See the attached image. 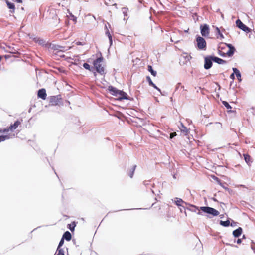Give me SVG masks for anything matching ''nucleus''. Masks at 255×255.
I'll list each match as a JSON object with an SVG mask.
<instances>
[{
	"instance_id": "f257e3e1",
	"label": "nucleus",
	"mask_w": 255,
	"mask_h": 255,
	"mask_svg": "<svg viewBox=\"0 0 255 255\" xmlns=\"http://www.w3.org/2000/svg\"><path fill=\"white\" fill-rule=\"evenodd\" d=\"M104 59L102 57L97 58L93 61V65L96 71L103 75L105 74V67L103 65Z\"/></svg>"
},
{
	"instance_id": "f03ea898",
	"label": "nucleus",
	"mask_w": 255,
	"mask_h": 255,
	"mask_svg": "<svg viewBox=\"0 0 255 255\" xmlns=\"http://www.w3.org/2000/svg\"><path fill=\"white\" fill-rule=\"evenodd\" d=\"M200 209L202 212L211 215L213 216H217L219 215V212L212 207L202 206L200 207Z\"/></svg>"
},
{
	"instance_id": "7ed1b4c3",
	"label": "nucleus",
	"mask_w": 255,
	"mask_h": 255,
	"mask_svg": "<svg viewBox=\"0 0 255 255\" xmlns=\"http://www.w3.org/2000/svg\"><path fill=\"white\" fill-rule=\"evenodd\" d=\"M197 46L200 50H205L206 47L205 40L202 37L198 36L196 37Z\"/></svg>"
},
{
	"instance_id": "20e7f679",
	"label": "nucleus",
	"mask_w": 255,
	"mask_h": 255,
	"mask_svg": "<svg viewBox=\"0 0 255 255\" xmlns=\"http://www.w3.org/2000/svg\"><path fill=\"white\" fill-rule=\"evenodd\" d=\"M49 102L50 105H60L61 104V98L59 96H51L49 99Z\"/></svg>"
},
{
	"instance_id": "39448f33",
	"label": "nucleus",
	"mask_w": 255,
	"mask_h": 255,
	"mask_svg": "<svg viewBox=\"0 0 255 255\" xmlns=\"http://www.w3.org/2000/svg\"><path fill=\"white\" fill-rule=\"evenodd\" d=\"M201 34L204 37H208L209 35L210 29L208 25L205 24L200 25Z\"/></svg>"
},
{
	"instance_id": "423d86ee",
	"label": "nucleus",
	"mask_w": 255,
	"mask_h": 255,
	"mask_svg": "<svg viewBox=\"0 0 255 255\" xmlns=\"http://www.w3.org/2000/svg\"><path fill=\"white\" fill-rule=\"evenodd\" d=\"M236 26L246 33H249L251 31L250 29L245 25L240 20L238 19L236 21Z\"/></svg>"
},
{
	"instance_id": "0eeeda50",
	"label": "nucleus",
	"mask_w": 255,
	"mask_h": 255,
	"mask_svg": "<svg viewBox=\"0 0 255 255\" xmlns=\"http://www.w3.org/2000/svg\"><path fill=\"white\" fill-rule=\"evenodd\" d=\"M213 56H209L205 58L204 68L210 69L212 66Z\"/></svg>"
},
{
	"instance_id": "6e6552de",
	"label": "nucleus",
	"mask_w": 255,
	"mask_h": 255,
	"mask_svg": "<svg viewBox=\"0 0 255 255\" xmlns=\"http://www.w3.org/2000/svg\"><path fill=\"white\" fill-rule=\"evenodd\" d=\"M118 99L119 100H122L123 99L129 100V97L128 96L127 94L121 90H119L118 93Z\"/></svg>"
},
{
	"instance_id": "1a4fd4ad",
	"label": "nucleus",
	"mask_w": 255,
	"mask_h": 255,
	"mask_svg": "<svg viewBox=\"0 0 255 255\" xmlns=\"http://www.w3.org/2000/svg\"><path fill=\"white\" fill-rule=\"evenodd\" d=\"M47 94L46 93V90L45 89H41L38 91V97L42 99L43 100H45L46 98Z\"/></svg>"
},
{
	"instance_id": "9d476101",
	"label": "nucleus",
	"mask_w": 255,
	"mask_h": 255,
	"mask_svg": "<svg viewBox=\"0 0 255 255\" xmlns=\"http://www.w3.org/2000/svg\"><path fill=\"white\" fill-rule=\"evenodd\" d=\"M175 203L177 206L181 207H184L183 204H188L186 202H184L182 199L179 198H175Z\"/></svg>"
},
{
	"instance_id": "9b49d317",
	"label": "nucleus",
	"mask_w": 255,
	"mask_h": 255,
	"mask_svg": "<svg viewBox=\"0 0 255 255\" xmlns=\"http://www.w3.org/2000/svg\"><path fill=\"white\" fill-rule=\"evenodd\" d=\"M108 90L111 92L112 95L116 97L118 96V93L119 91V90H118L117 88L113 86H109L108 87Z\"/></svg>"
},
{
	"instance_id": "f8f14e48",
	"label": "nucleus",
	"mask_w": 255,
	"mask_h": 255,
	"mask_svg": "<svg viewBox=\"0 0 255 255\" xmlns=\"http://www.w3.org/2000/svg\"><path fill=\"white\" fill-rule=\"evenodd\" d=\"M189 207L186 208V209L191 212H196L197 210H201L200 207H197L195 205L188 204Z\"/></svg>"
},
{
	"instance_id": "ddd939ff",
	"label": "nucleus",
	"mask_w": 255,
	"mask_h": 255,
	"mask_svg": "<svg viewBox=\"0 0 255 255\" xmlns=\"http://www.w3.org/2000/svg\"><path fill=\"white\" fill-rule=\"evenodd\" d=\"M21 124V122L17 120L13 124H11L10 128V130L11 131H14L15 129H16L19 125Z\"/></svg>"
},
{
	"instance_id": "4468645a",
	"label": "nucleus",
	"mask_w": 255,
	"mask_h": 255,
	"mask_svg": "<svg viewBox=\"0 0 255 255\" xmlns=\"http://www.w3.org/2000/svg\"><path fill=\"white\" fill-rule=\"evenodd\" d=\"M242 232V229L241 227H239L233 232V235L235 237H238L241 235Z\"/></svg>"
},
{
	"instance_id": "2eb2a0df",
	"label": "nucleus",
	"mask_w": 255,
	"mask_h": 255,
	"mask_svg": "<svg viewBox=\"0 0 255 255\" xmlns=\"http://www.w3.org/2000/svg\"><path fill=\"white\" fill-rule=\"evenodd\" d=\"M213 61L219 64H224L226 63V61L218 58L217 57L213 56Z\"/></svg>"
},
{
	"instance_id": "dca6fc26",
	"label": "nucleus",
	"mask_w": 255,
	"mask_h": 255,
	"mask_svg": "<svg viewBox=\"0 0 255 255\" xmlns=\"http://www.w3.org/2000/svg\"><path fill=\"white\" fill-rule=\"evenodd\" d=\"M232 70H233L234 73H235V74L236 75L238 80L239 81H241V74L239 70L238 69H237L236 68H233Z\"/></svg>"
},
{
	"instance_id": "f3484780",
	"label": "nucleus",
	"mask_w": 255,
	"mask_h": 255,
	"mask_svg": "<svg viewBox=\"0 0 255 255\" xmlns=\"http://www.w3.org/2000/svg\"><path fill=\"white\" fill-rule=\"evenodd\" d=\"M62 238L67 241H70L71 239V234L69 231H66L63 235Z\"/></svg>"
},
{
	"instance_id": "a211bd4d",
	"label": "nucleus",
	"mask_w": 255,
	"mask_h": 255,
	"mask_svg": "<svg viewBox=\"0 0 255 255\" xmlns=\"http://www.w3.org/2000/svg\"><path fill=\"white\" fill-rule=\"evenodd\" d=\"M243 156L246 162L248 164V165H250L251 163H252L251 157L248 154H244Z\"/></svg>"
},
{
	"instance_id": "6ab92c4d",
	"label": "nucleus",
	"mask_w": 255,
	"mask_h": 255,
	"mask_svg": "<svg viewBox=\"0 0 255 255\" xmlns=\"http://www.w3.org/2000/svg\"><path fill=\"white\" fill-rule=\"evenodd\" d=\"M6 4H7V7H8V8H9L10 9H12V11H11V12H13L14 11V9H15L14 4L13 3L10 2L9 1H7V0L6 1Z\"/></svg>"
},
{
	"instance_id": "aec40b11",
	"label": "nucleus",
	"mask_w": 255,
	"mask_h": 255,
	"mask_svg": "<svg viewBox=\"0 0 255 255\" xmlns=\"http://www.w3.org/2000/svg\"><path fill=\"white\" fill-rule=\"evenodd\" d=\"M181 128H180V129L181 132L184 133L185 135L187 134L188 133V129L186 127H185L182 124H181Z\"/></svg>"
},
{
	"instance_id": "412c9836",
	"label": "nucleus",
	"mask_w": 255,
	"mask_h": 255,
	"mask_svg": "<svg viewBox=\"0 0 255 255\" xmlns=\"http://www.w3.org/2000/svg\"><path fill=\"white\" fill-rule=\"evenodd\" d=\"M55 255H65L64 253V251L62 249L60 248H57L56 252Z\"/></svg>"
},
{
	"instance_id": "4be33fe9",
	"label": "nucleus",
	"mask_w": 255,
	"mask_h": 255,
	"mask_svg": "<svg viewBox=\"0 0 255 255\" xmlns=\"http://www.w3.org/2000/svg\"><path fill=\"white\" fill-rule=\"evenodd\" d=\"M148 70L153 76H156L157 73L156 71L153 70L151 66H148Z\"/></svg>"
},
{
	"instance_id": "5701e85b",
	"label": "nucleus",
	"mask_w": 255,
	"mask_h": 255,
	"mask_svg": "<svg viewBox=\"0 0 255 255\" xmlns=\"http://www.w3.org/2000/svg\"><path fill=\"white\" fill-rule=\"evenodd\" d=\"M220 225L224 227H228L230 225V221L229 220H226L225 221L221 220L220 222Z\"/></svg>"
},
{
	"instance_id": "b1692460",
	"label": "nucleus",
	"mask_w": 255,
	"mask_h": 255,
	"mask_svg": "<svg viewBox=\"0 0 255 255\" xmlns=\"http://www.w3.org/2000/svg\"><path fill=\"white\" fill-rule=\"evenodd\" d=\"M83 66L84 68H85L87 70H88L90 71H93V68L92 67H91L90 65H89L88 63H84L83 65Z\"/></svg>"
},
{
	"instance_id": "393cba45",
	"label": "nucleus",
	"mask_w": 255,
	"mask_h": 255,
	"mask_svg": "<svg viewBox=\"0 0 255 255\" xmlns=\"http://www.w3.org/2000/svg\"><path fill=\"white\" fill-rule=\"evenodd\" d=\"M235 48L232 47L228 50V51L226 52V54H227L229 56H232L235 51Z\"/></svg>"
},
{
	"instance_id": "a878e982",
	"label": "nucleus",
	"mask_w": 255,
	"mask_h": 255,
	"mask_svg": "<svg viewBox=\"0 0 255 255\" xmlns=\"http://www.w3.org/2000/svg\"><path fill=\"white\" fill-rule=\"evenodd\" d=\"M106 34L108 36V38L109 39L110 45H111L112 44V35L110 34L109 30L107 29V30L106 32Z\"/></svg>"
},
{
	"instance_id": "bb28decb",
	"label": "nucleus",
	"mask_w": 255,
	"mask_h": 255,
	"mask_svg": "<svg viewBox=\"0 0 255 255\" xmlns=\"http://www.w3.org/2000/svg\"><path fill=\"white\" fill-rule=\"evenodd\" d=\"M136 167V165H134L133 166L132 168L131 169V170L129 172L128 175L129 176V177L130 178H132Z\"/></svg>"
},
{
	"instance_id": "cd10ccee",
	"label": "nucleus",
	"mask_w": 255,
	"mask_h": 255,
	"mask_svg": "<svg viewBox=\"0 0 255 255\" xmlns=\"http://www.w3.org/2000/svg\"><path fill=\"white\" fill-rule=\"evenodd\" d=\"M122 13H123L124 16H128V8L127 7H124L122 9Z\"/></svg>"
},
{
	"instance_id": "c85d7f7f",
	"label": "nucleus",
	"mask_w": 255,
	"mask_h": 255,
	"mask_svg": "<svg viewBox=\"0 0 255 255\" xmlns=\"http://www.w3.org/2000/svg\"><path fill=\"white\" fill-rule=\"evenodd\" d=\"M9 139V137L7 135H1L0 136V142L3 141L6 139Z\"/></svg>"
},
{
	"instance_id": "c756f323",
	"label": "nucleus",
	"mask_w": 255,
	"mask_h": 255,
	"mask_svg": "<svg viewBox=\"0 0 255 255\" xmlns=\"http://www.w3.org/2000/svg\"><path fill=\"white\" fill-rule=\"evenodd\" d=\"M223 104L227 109H231L232 108L231 106L229 105V104L226 101H223Z\"/></svg>"
},
{
	"instance_id": "7c9ffc66",
	"label": "nucleus",
	"mask_w": 255,
	"mask_h": 255,
	"mask_svg": "<svg viewBox=\"0 0 255 255\" xmlns=\"http://www.w3.org/2000/svg\"><path fill=\"white\" fill-rule=\"evenodd\" d=\"M216 30L217 33H218V34L220 37L221 39H223L224 38V37L223 35L222 34V33H221L219 28L218 27H216Z\"/></svg>"
},
{
	"instance_id": "2f4dec72",
	"label": "nucleus",
	"mask_w": 255,
	"mask_h": 255,
	"mask_svg": "<svg viewBox=\"0 0 255 255\" xmlns=\"http://www.w3.org/2000/svg\"><path fill=\"white\" fill-rule=\"evenodd\" d=\"M104 1L107 5H113V1L112 0H104Z\"/></svg>"
},
{
	"instance_id": "473e14b6",
	"label": "nucleus",
	"mask_w": 255,
	"mask_h": 255,
	"mask_svg": "<svg viewBox=\"0 0 255 255\" xmlns=\"http://www.w3.org/2000/svg\"><path fill=\"white\" fill-rule=\"evenodd\" d=\"M35 41L40 45H44L45 44V42L43 39L38 38L37 40H35Z\"/></svg>"
},
{
	"instance_id": "72a5a7b5",
	"label": "nucleus",
	"mask_w": 255,
	"mask_h": 255,
	"mask_svg": "<svg viewBox=\"0 0 255 255\" xmlns=\"http://www.w3.org/2000/svg\"><path fill=\"white\" fill-rule=\"evenodd\" d=\"M216 179L217 181L219 182V184H220V185L222 187H223L225 189H226V190L228 191L229 192L230 191V189H229V188H227V187H224V186L222 184V183H220V181H219V179H218V178L216 177Z\"/></svg>"
},
{
	"instance_id": "f704fd0d",
	"label": "nucleus",
	"mask_w": 255,
	"mask_h": 255,
	"mask_svg": "<svg viewBox=\"0 0 255 255\" xmlns=\"http://www.w3.org/2000/svg\"><path fill=\"white\" fill-rule=\"evenodd\" d=\"M146 79H147V81L148 82L149 85L150 86H151L152 84H153V83L152 81L151 80V78H150L149 76H147L146 77Z\"/></svg>"
},
{
	"instance_id": "c9c22d12",
	"label": "nucleus",
	"mask_w": 255,
	"mask_h": 255,
	"mask_svg": "<svg viewBox=\"0 0 255 255\" xmlns=\"http://www.w3.org/2000/svg\"><path fill=\"white\" fill-rule=\"evenodd\" d=\"M64 242V240L63 239V238H62V239H61V240L59 243L58 248H60L63 245Z\"/></svg>"
},
{
	"instance_id": "e433bc0d",
	"label": "nucleus",
	"mask_w": 255,
	"mask_h": 255,
	"mask_svg": "<svg viewBox=\"0 0 255 255\" xmlns=\"http://www.w3.org/2000/svg\"><path fill=\"white\" fill-rule=\"evenodd\" d=\"M9 131H10V128L9 127L8 128H4L3 130H0V132H2V133H5V132H8Z\"/></svg>"
},
{
	"instance_id": "4c0bfd02",
	"label": "nucleus",
	"mask_w": 255,
	"mask_h": 255,
	"mask_svg": "<svg viewBox=\"0 0 255 255\" xmlns=\"http://www.w3.org/2000/svg\"><path fill=\"white\" fill-rule=\"evenodd\" d=\"M151 86H152L153 87H154L155 89H156V90H157L160 93H161V90L158 88L155 84L153 83V84H152L151 85Z\"/></svg>"
},
{
	"instance_id": "58836bf2",
	"label": "nucleus",
	"mask_w": 255,
	"mask_h": 255,
	"mask_svg": "<svg viewBox=\"0 0 255 255\" xmlns=\"http://www.w3.org/2000/svg\"><path fill=\"white\" fill-rule=\"evenodd\" d=\"M234 73L233 72V73H232L230 76V78L232 79L233 80H234L235 79V75H234Z\"/></svg>"
},
{
	"instance_id": "ea45409f",
	"label": "nucleus",
	"mask_w": 255,
	"mask_h": 255,
	"mask_svg": "<svg viewBox=\"0 0 255 255\" xmlns=\"http://www.w3.org/2000/svg\"><path fill=\"white\" fill-rule=\"evenodd\" d=\"M180 83H178L176 86V90H177L179 88V87L180 86Z\"/></svg>"
},
{
	"instance_id": "a19ab883",
	"label": "nucleus",
	"mask_w": 255,
	"mask_h": 255,
	"mask_svg": "<svg viewBox=\"0 0 255 255\" xmlns=\"http://www.w3.org/2000/svg\"><path fill=\"white\" fill-rule=\"evenodd\" d=\"M251 248H252V250L254 251V252L255 253V245H252L251 246Z\"/></svg>"
},
{
	"instance_id": "79ce46f5",
	"label": "nucleus",
	"mask_w": 255,
	"mask_h": 255,
	"mask_svg": "<svg viewBox=\"0 0 255 255\" xmlns=\"http://www.w3.org/2000/svg\"><path fill=\"white\" fill-rule=\"evenodd\" d=\"M226 45H227L229 48V49L232 47H234L231 44H226Z\"/></svg>"
},
{
	"instance_id": "37998d69",
	"label": "nucleus",
	"mask_w": 255,
	"mask_h": 255,
	"mask_svg": "<svg viewBox=\"0 0 255 255\" xmlns=\"http://www.w3.org/2000/svg\"><path fill=\"white\" fill-rule=\"evenodd\" d=\"M242 242V239H238L237 240V244H240Z\"/></svg>"
},
{
	"instance_id": "c03bdc74",
	"label": "nucleus",
	"mask_w": 255,
	"mask_h": 255,
	"mask_svg": "<svg viewBox=\"0 0 255 255\" xmlns=\"http://www.w3.org/2000/svg\"><path fill=\"white\" fill-rule=\"evenodd\" d=\"M175 135H176L175 133H171L170 134V138H173Z\"/></svg>"
},
{
	"instance_id": "a18cd8bd",
	"label": "nucleus",
	"mask_w": 255,
	"mask_h": 255,
	"mask_svg": "<svg viewBox=\"0 0 255 255\" xmlns=\"http://www.w3.org/2000/svg\"><path fill=\"white\" fill-rule=\"evenodd\" d=\"M18 3H21L22 2V0H15Z\"/></svg>"
},
{
	"instance_id": "49530a36",
	"label": "nucleus",
	"mask_w": 255,
	"mask_h": 255,
	"mask_svg": "<svg viewBox=\"0 0 255 255\" xmlns=\"http://www.w3.org/2000/svg\"><path fill=\"white\" fill-rule=\"evenodd\" d=\"M198 212H197V214H198V215H202V212H201L200 211V210H198Z\"/></svg>"
},
{
	"instance_id": "de8ad7c7",
	"label": "nucleus",
	"mask_w": 255,
	"mask_h": 255,
	"mask_svg": "<svg viewBox=\"0 0 255 255\" xmlns=\"http://www.w3.org/2000/svg\"><path fill=\"white\" fill-rule=\"evenodd\" d=\"M77 45H82V43L80 42H78L77 43Z\"/></svg>"
},
{
	"instance_id": "09e8293b",
	"label": "nucleus",
	"mask_w": 255,
	"mask_h": 255,
	"mask_svg": "<svg viewBox=\"0 0 255 255\" xmlns=\"http://www.w3.org/2000/svg\"><path fill=\"white\" fill-rule=\"evenodd\" d=\"M59 48H63L62 46H58Z\"/></svg>"
},
{
	"instance_id": "8fccbe9b",
	"label": "nucleus",
	"mask_w": 255,
	"mask_h": 255,
	"mask_svg": "<svg viewBox=\"0 0 255 255\" xmlns=\"http://www.w3.org/2000/svg\"><path fill=\"white\" fill-rule=\"evenodd\" d=\"M173 178H175V179H176V176H175V175H173Z\"/></svg>"
},
{
	"instance_id": "3c124183",
	"label": "nucleus",
	"mask_w": 255,
	"mask_h": 255,
	"mask_svg": "<svg viewBox=\"0 0 255 255\" xmlns=\"http://www.w3.org/2000/svg\"><path fill=\"white\" fill-rule=\"evenodd\" d=\"M225 54H222V55H224ZM220 55H221V53H220Z\"/></svg>"
}]
</instances>
